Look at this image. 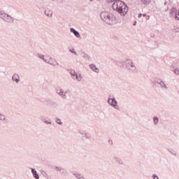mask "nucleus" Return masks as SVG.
Segmentation results:
<instances>
[{
	"mask_svg": "<svg viewBox=\"0 0 179 179\" xmlns=\"http://www.w3.org/2000/svg\"><path fill=\"white\" fill-rule=\"evenodd\" d=\"M112 9L124 17L128 14L129 7L125 1L120 0L113 3Z\"/></svg>",
	"mask_w": 179,
	"mask_h": 179,
	"instance_id": "1",
	"label": "nucleus"
},
{
	"mask_svg": "<svg viewBox=\"0 0 179 179\" xmlns=\"http://www.w3.org/2000/svg\"><path fill=\"white\" fill-rule=\"evenodd\" d=\"M100 17L103 22L106 23V24L112 25L117 24V23H118V19H117V17H115L113 13H110V11L101 12Z\"/></svg>",
	"mask_w": 179,
	"mask_h": 179,
	"instance_id": "2",
	"label": "nucleus"
},
{
	"mask_svg": "<svg viewBox=\"0 0 179 179\" xmlns=\"http://www.w3.org/2000/svg\"><path fill=\"white\" fill-rule=\"evenodd\" d=\"M124 66L127 70L129 71V72H131V73H135L136 72V66L134 65V62H132V60L129 59H126Z\"/></svg>",
	"mask_w": 179,
	"mask_h": 179,
	"instance_id": "3",
	"label": "nucleus"
},
{
	"mask_svg": "<svg viewBox=\"0 0 179 179\" xmlns=\"http://www.w3.org/2000/svg\"><path fill=\"white\" fill-rule=\"evenodd\" d=\"M169 17H174L175 20L179 22V7L177 8V7L173 6L169 10Z\"/></svg>",
	"mask_w": 179,
	"mask_h": 179,
	"instance_id": "4",
	"label": "nucleus"
},
{
	"mask_svg": "<svg viewBox=\"0 0 179 179\" xmlns=\"http://www.w3.org/2000/svg\"><path fill=\"white\" fill-rule=\"evenodd\" d=\"M108 103L109 106H111V107H113L115 110H120V107H118V102L117 101V99H115V97L113 96V98H110L109 96L108 99Z\"/></svg>",
	"mask_w": 179,
	"mask_h": 179,
	"instance_id": "5",
	"label": "nucleus"
},
{
	"mask_svg": "<svg viewBox=\"0 0 179 179\" xmlns=\"http://www.w3.org/2000/svg\"><path fill=\"white\" fill-rule=\"evenodd\" d=\"M70 75L72 76L73 79H75L76 78L78 82H80V80H82V75L78 74V73H76V71H75L74 70H71L70 71Z\"/></svg>",
	"mask_w": 179,
	"mask_h": 179,
	"instance_id": "6",
	"label": "nucleus"
},
{
	"mask_svg": "<svg viewBox=\"0 0 179 179\" xmlns=\"http://www.w3.org/2000/svg\"><path fill=\"white\" fill-rule=\"evenodd\" d=\"M47 58L48 59V64L50 65H52V66H57V65H59V63L57 62V60L55 59H52V57L47 56Z\"/></svg>",
	"mask_w": 179,
	"mask_h": 179,
	"instance_id": "7",
	"label": "nucleus"
},
{
	"mask_svg": "<svg viewBox=\"0 0 179 179\" xmlns=\"http://www.w3.org/2000/svg\"><path fill=\"white\" fill-rule=\"evenodd\" d=\"M113 62L117 66H119L120 68H125V61L124 60H113Z\"/></svg>",
	"mask_w": 179,
	"mask_h": 179,
	"instance_id": "8",
	"label": "nucleus"
},
{
	"mask_svg": "<svg viewBox=\"0 0 179 179\" xmlns=\"http://www.w3.org/2000/svg\"><path fill=\"white\" fill-rule=\"evenodd\" d=\"M3 20H5V22H8V23H13V17H12L10 15L6 14L5 17Z\"/></svg>",
	"mask_w": 179,
	"mask_h": 179,
	"instance_id": "9",
	"label": "nucleus"
},
{
	"mask_svg": "<svg viewBox=\"0 0 179 179\" xmlns=\"http://www.w3.org/2000/svg\"><path fill=\"white\" fill-rule=\"evenodd\" d=\"M12 80L15 82V83H19L20 82V76L17 73H14L12 76Z\"/></svg>",
	"mask_w": 179,
	"mask_h": 179,
	"instance_id": "10",
	"label": "nucleus"
},
{
	"mask_svg": "<svg viewBox=\"0 0 179 179\" xmlns=\"http://www.w3.org/2000/svg\"><path fill=\"white\" fill-rule=\"evenodd\" d=\"M56 92L57 93V94H59V96H61L62 99H66V94H65L64 90L62 89L56 90Z\"/></svg>",
	"mask_w": 179,
	"mask_h": 179,
	"instance_id": "11",
	"label": "nucleus"
},
{
	"mask_svg": "<svg viewBox=\"0 0 179 179\" xmlns=\"http://www.w3.org/2000/svg\"><path fill=\"white\" fill-rule=\"evenodd\" d=\"M70 31L71 33H73V34H74L75 37H77V38H80V34L79 33V31L75 29V28H70Z\"/></svg>",
	"mask_w": 179,
	"mask_h": 179,
	"instance_id": "12",
	"label": "nucleus"
},
{
	"mask_svg": "<svg viewBox=\"0 0 179 179\" xmlns=\"http://www.w3.org/2000/svg\"><path fill=\"white\" fill-rule=\"evenodd\" d=\"M89 67L90 68V69H92V71H93L94 72H96V73H99V72H100V69H99V68H97L96 66V64H90Z\"/></svg>",
	"mask_w": 179,
	"mask_h": 179,
	"instance_id": "13",
	"label": "nucleus"
},
{
	"mask_svg": "<svg viewBox=\"0 0 179 179\" xmlns=\"http://www.w3.org/2000/svg\"><path fill=\"white\" fill-rule=\"evenodd\" d=\"M30 170L32 173V176L34 178H35L36 179H40V176L38 175V173H37V171H36V169L30 168Z\"/></svg>",
	"mask_w": 179,
	"mask_h": 179,
	"instance_id": "14",
	"label": "nucleus"
},
{
	"mask_svg": "<svg viewBox=\"0 0 179 179\" xmlns=\"http://www.w3.org/2000/svg\"><path fill=\"white\" fill-rule=\"evenodd\" d=\"M38 58H40L41 59H43V61H44V62H46V64H48V58L47 57V56L45 57L44 55H40L38 56Z\"/></svg>",
	"mask_w": 179,
	"mask_h": 179,
	"instance_id": "15",
	"label": "nucleus"
},
{
	"mask_svg": "<svg viewBox=\"0 0 179 179\" xmlns=\"http://www.w3.org/2000/svg\"><path fill=\"white\" fill-rule=\"evenodd\" d=\"M60 174L61 176H64V177H66V176H68V171L65 169L62 168V170L60 171Z\"/></svg>",
	"mask_w": 179,
	"mask_h": 179,
	"instance_id": "16",
	"label": "nucleus"
},
{
	"mask_svg": "<svg viewBox=\"0 0 179 179\" xmlns=\"http://www.w3.org/2000/svg\"><path fill=\"white\" fill-rule=\"evenodd\" d=\"M113 159L115 160H116V163H118V164H123L124 162L122 161V159L117 157H114Z\"/></svg>",
	"mask_w": 179,
	"mask_h": 179,
	"instance_id": "17",
	"label": "nucleus"
},
{
	"mask_svg": "<svg viewBox=\"0 0 179 179\" xmlns=\"http://www.w3.org/2000/svg\"><path fill=\"white\" fill-rule=\"evenodd\" d=\"M167 150L169 151V153H171V155H173V156H177V152L172 148H167Z\"/></svg>",
	"mask_w": 179,
	"mask_h": 179,
	"instance_id": "18",
	"label": "nucleus"
},
{
	"mask_svg": "<svg viewBox=\"0 0 179 179\" xmlns=\"http://www.w3.org/2000/svg\"><path fill=\"white\" fill-rule=\"evenodd\" d=\"M153 122L155 125H157V124H159V117L157 116L153 117Z\"/></svg>",
	"mask_w": 179,
	"mask_h": 179,
	"instance_id": "19",
	"label": "nucleus"
},
{
	"mask_svg": "<svg viewBox=\"0 0 179 179\" xmlns=\"http://www.w3.org/2000/svg\"><path fill=\"white\" fill-rule=\"evenodd\" d=\"M171 71L175 73V75H179L178 68H172Z\"/></svg>",
	"mask_w": 179,
	"mask_h": 179,
	"instance_id": "20",
	"label": "nucleus"
},
{
	"mask_svg": "<svg viewBox=\"0 0 179 179\" xmlns=\"http://www.w3.org/2000/svg\"><path fill=\"white\" fill-rule=\"evenodd\" d=\"M152 0H141L142 3H143V5H149V3H150Z\"/></svg>",
	"mask_w": 179,
	"mask_h": 179,
	"instance_id": "21",
	"label": "nucleus"
},
{
	"mask_svg": "<svg viewBox=\"0 0 179 179\" xmlns=\"http://www.w3.org/2000/svg\"><path fill=\"white\" fill-rule=\"evenodd\" d=\"M41 121H43V122H44L45 124H52L51 121H48V120H45V118H44V117L41 118Z\"/></svg>",
	"mask_w": 179,
	"mask_h": 179,
	"instance_id": "22",
	"label": "nucleus"
},
{
	"mask_svg": "<svg viewBox=\"0 0 179 179\" xmlns=\"http://www.w3.org/2000/svg\"><path fill=\"white\" fill-rule=\"evenodd\" d=\"M6 14L7 13H5V12H3V11H0V17H1V19H3V20Z\"/></svg>",
	"mask_w": 179,
	"mask_h": 179,
	"instance_id": "23",
	"label": "nucleus"
},
{
	"mask_svg": "<svg viewBox=\"0 0 179 179\" xmlns=\"http://www.w3.org/2000/svg\"><path fill=\"white\" fill-rule=\"evenodd\" d=\"M69 51L72 54H74L75 55H78V52H76V51L75 50V48H69Z\"/></svg>",
	"mask_w": 179,
	"mask_h": 179,
	"instance_id": "24",
	"label": "nucleus"
},
{
	"mask_svg": "<svg viewBox=\"0 0 179 179\" xmlns=\"http://www.w3.org/2000/svg\"><path fill=\"white\" fill-rule=\"evenodd\" d=\"M154 81L156 82L157 85H159L163 82V80L160 78H155Z\"/></svg>",
	"mask_w": 179,
	"mask_h": 179,
	"instance_id": "25",
	"label": "nucleus"
},
{
	"mask_svg": "<svg viewBox=\"0 0 179 179\" xmlns=\"http://www.w3.org/2000/svg\"><path fill=\"white\" fill-rule=\"evenodd\" d=\"M159 86H161L162 89H167V85L163 81L159 84Z\"/></svg>",
	"mask_w": 179,
	"mask_h": 179,
	"instance_id": "26",
	"label": "nucleus"
},
{
	"mask_svg": "<svg viewBox=\"0 0 179 179\" xmlns=\"http://www.w3.org/2000/svg\"><path fill=\"white\" fill-rule=\"evenodd\" d=\"M5 120H6V117L3 114L0 113V121H5Z\"/></svg>",
	"mask_w": 179,
	"mask_h": 179,
	"instance_id": "27",
	"label": "nucleus"
},
{
	"mask_svg": "<svg viewBox=\"0 0 179 179\" xmlns=\"http://www.w3.org/2000/svg\"><path fill=\"white\" fill-rule=\"evenodd\" d=\"M108 3H115V2H118V1L121 0H106Z\"/></svg>",
	"mask_w": 179,
	"mask_h": 179,
	"instance_id": "28",
	"label": "nucleus"
},
{
	"mask_svg": "<svg viewBox=\"0 0 179 179\" xmlns=\"http://www.w3.org/2000/svg\"><path fill=\"white\" fill-rule=\"evenodd\" d=\"M45 15L48 16V17H52V12L49 11L48 13H47V10H45Z\"/></svg>",
	"mask_w": 179,
	"mask_h": 179,
	"instance_id": "29",
	"label": "nucleus"
},
{
	"mask_svg": "<svg viewBox=\"0 0 179 179\" xmlns=\"http://www.w3.org/2000/svg\"><path fill=\"white\" fill-rule=\"evenodd\" d=\"M55 122L59 125H62V122L61 121V119H59V117H56Z\"/></svg>",
	"mask_w": 179,
	"mask_h": 179,
	"instance_id": "30",
	"label": "nucleus"
},
{
	"mask_svg": "<svg viewBox=\"0 0 179 179\" xmlns=\"http://www.w3.org/2000/svg\"><path fill=\"white\" fill-rule=\"evenodd\" d=\"M152 87L153 88L159 87V84H157L156 81L153 80V81H152Z\"/></svg>",
	"mask_w": 179,
	"mask_h": 179,
	"instance_id": "31",
	"label": "nucleus"
},
{
	"mask_svg": "<svg viewBox=\"0 0 179 179\" xmlns=\"http://www.w3.org/2000/svg\"><path fill=\"white\" fill-rule=\"evenodd\" d=\"M84 135L85 136H83V138H86V139H90V138H91L90 134H89L87 133H85Z\"/></svg>",
	"mask_w": 179,
	"mask_h": 179,
	"instance_id": "32",
	"label": "nucleus"
},
{
	"mask_svg": "<svg viewBox=\"0 0 179 179\" xmlns=\"http://www.w3.org/2000/svg\"><path fill=\"white\" fill-rule=\"evenodd\" d=\"M173 31L175 33H179V27H177L176 26L173 27Z\"/></svg>",
	"mask_w": 179,
	"mask_h": 179,
	"instance_id": "33",
	"label": "nucleus"
},
{
	"mask_svg": "<svg viewBox=\"0 0 179 179\" xmlns=\"http://www.w3.org/2000/svg\"><path fill=\"white\" fill-rule=\"evenodd\" d=\"M55 169L56 171H59V173L62 170V168H61L59 166H55Z\"/></svg>",
	"mask_w": 179,
	"mask_h": 179,
	"instance_id": "34",
	"label": "nucleus"
},
{
	"mask_svg": "<svg viewBox=\"0 0 179 179\" xmlns=\"http://www.w3.org/2000/svg\"><path fill=\"white\" fill-rule=\"evenodd\" d=\"M41 173L42 176H43L44 177H47V173L45 171L41 170Z\"/></svg>",
	"mask_w": 179,
	"mask_h": 179,
	"instance_id": "35",
	"label": "nucleus"
},
{
	"mask_svg": "<svg viewBox=\"0 0 179 179\" xmlns=\"http://www.w3.org/2000/svg\"><path fill=\"white\" fill-rule=\"evenodd\" d=\"M152 178H153V179H159V176H157V175H156V174L154 173V174L152 175Z\"/></svg>",
	"mask_w": 179,
	"mask_h": 179,
	"instance_id": "36",
	"label": "nucleus"
},
{
	"mask_svg": "<svg viewBox=\"0 0 179 179\" xmlns=\"http://www.w3.org/2000/svg\"><path fill=\"white\" fill-rule=\"evenodd\" d=\"M78 132H79V134H80V135H85V131H83V130H78Z\"/></svg>",
	"mask_w": 179,
	"mask_h": 179,
	"instance_id": "37",
	"label": "nucleus"
},
{
	"mask_svg": "<svg viewBox=\"0 0 179 179\" xmlns=\"http://www.w3.org/2000/svg\"><path fill=\"white\" fill-rule=\"evenodd\" d=\"M108 142L109 145H113V140H108Z\"/></svg>",
	"mask_w": 179,
	"mask_h": 179,
	"instance_id": "38",
	"label": "nucleus"
},
{
	"mask_svg": "<svg viewBox=\"0 0 179 179\" xmlns=\"http://www.w3.org/2000/svg\"><path fill=\"white\" fill-rule=\"evenodd\" d=\"M142 16H143V14H142V13H139V14L138 15V18L142 17Z\"/></svg>",
	"mask_w": 179,
	"mask_h": 179,
	"instance_id": "39",
	"label": "nucleus"
},
{
	"mask_svg": "<svg viewBox=\"0 0 179 179\" xmlns=\"http://www.w3.org/2000/svg\"><path fill=\"white\" fill-rule=\"evenodd\" d=\"M150 37H152V38H155V34H150Z\"/></svg>",
	"mask_w": 179,
	"mask_h": 179,
	"instance_id": "40",
	"label": "nucleus"
},
{
	"mask_svg": "<svg viewBox=\"0 0 179 179\" xmlns=\"http://www.w3.org/2000/svg\"><path fill=\"white\" fill-rule=\"evenodd\" d=\"M136 23H137L136 20L134 21L133 26H136Z\"/></svg>",
	"mask_w": 179,
	"mask_h": 179,
	"instance_id": "41",
	"label": "nucleus"
},
{
	"mask_svg": "<svg viewBox=\"0 0 179 179\" xmlns=\"http://www.w3.org/2000/svg\"><path fill=\"white\" fill-rule=\"evenodd\" d=\"M150 18V16H149V15H148H148L146 16V20H149Z\"/></svg>",
	"mask_w": 179,
	"mask_h": 179,
	"instance_id": "42",
	"label": "nucleus"
},
{
	"mask_svg": "<svg viewBox=\"0 0 179 179\" xmlns=\"http://www.w3.org/2000/svg\"><path fill=\"white\" fill-rule=\"evenodd\" d=\"M146 16H147L146 13H143V17H146Z\"/></svg>",
	"mask_w": 179,
	"mask_h": 179,
	"instance_id": "43",
	"label": "nucleus"
},
{
	"mask_svg": "<svg viewBox=\"0 0 179 179\" xmlns=\"http://www.w3.org/2000/svg\"><path fill=\"white\" fill-rule=\"evenodd\" d=\"M169 10V7L166 8V9L165 10V12H167Z\"/></svg>",
	"mask_w": 179,
	"mask_h": 179,
	"instance_id": "44",
	"label": "nucleus"
},
{
	"mask_svg": "<svg viewBox=\"0 0 179 179\" xmlns=\"http://www.w3.org/2000/svg\"><path fill=\"white\" fill-rule=\"evenodd\" d=\"M164 5H167V1H165V2H164Z\"/></svg>",
	"mask_w": 179,
	"mask_h": 179,
	"instance_id": "45",
	"label": "nucleus"
},
{
	"mask_svg": "<svg viewBox=\"0 0 179 179\" xmlns=\"http://www.w3.org/2000/svg\"><path fill=\"white\" fill-rule=\"evenodd\" d=\"M90 2H93V0H90Z\"/></svg>",
	"mask_w": 179,
	"mask_h": 179,
	"instance_id": "46",
	"label": "nucleus"
},
{
	"mask_svg": "<svg viewBox=\"0 0 179 179\" xmlns=\"http://www.w3.org/2000/svg\"><path fill=\"white\" fill-rule=\"evenodd\" d=\"M97 1H101V0H97Z\"/></svg>",
	"mask_w": 179,
	"mask_h": 179,
	"instance_id": "47",
	"label": "nucleus"
},
{
	"mask_svg": "<svg viewBox=\"0 0 179 179\" xmlns=\"http://www.w3.org/2000/svg\"><path fill=\"white\" fill-rule=\"evenodd\" d=\"M52 1H55V0H52Z\"/></svg>",
	"mask_w": 179,
	"mask_h": 179,
	"instance_id": "48",
	"label": "nucleus"
}]
</instances>
